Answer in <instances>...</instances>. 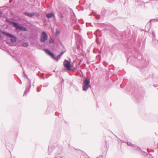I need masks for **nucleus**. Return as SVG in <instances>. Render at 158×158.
Wrapping results in <instances>:
<instances>
[{"instance_id":"e433bc0d","label":"nucleus","mask_w":158,"mask_h":158,"mask_svg":"<svg viewBox=\"0 0 158 158\" xmlns=\"http://www.w3.org/2000/svg\"><path fill=\"white\" fill-rule=\"evenodd\" d=\"M152 34L154 35H155V34H154V32L153 31L152 32Z\"/></svg>"},{"instance_id":"5701e85b","label":"nucleus","mask_w":158,"mask_h":158,"mask_svg":"<svg viewBox=\"0 0 158 158\" xmlns=\"http://www.w3.org/2000/svg\"><path fill=\"white\" fill-rule=\"evenodd\" d=\"M151 21H153L154 22H156L158 21V18H155L154 19H152L150 20Z\"/></svg>"},{"instance_id":"c85d7f7f","label":"nucleus","mask_w":158,"mask_h":158,"mask_svg":"<svg viewBox=\"0 0 158 158\" xmlns=\"http://www.w3.org/2000/svg\"><path fill=\"white\" fill-rule=\"evenodd\" d=\"M153 86L154 87L157 88V89H158V84H154L153 85Z\"/></svg>"},{"instance_id":"4c0bfd02","label":"nucleus","mask_w":158,"mask_h":158,"mask_svg":"<svg viewBox=\"0 0 158 158\" xmlns=\"http://www.w3.org/2000/svg\"><path fill=\"white\" fill-rule=\"evenodd\" d=\"M64 81V80L62 79V81L63 82Z\"/></svg>"},{"instance_id":"de8ad7c7","label":"nucleus","mask_w":158,"mask_h":158,"mask_svg":"<svg viewBox=\"0 0 158 158\" xmlns=\"http://www.w3.org/2000/svg\"><path fill=\"white\" fill-rule=\"evenodd\" d=\"M97 158H98V157H97Z\"/></svg>"},{"instance_id":"c9c22d12","label":"nucleus","mask_w":158,"mask_h":158,"mask_svg":"<svg viewBox=\"0 0 158 158\" xmlns=\"http://www.w3.org/2000/svg\"><path fill=\"white\" fill-rule=\"evenodd\" d=\"M148 156L150 155V156H152V155L151 154H150V153H149V154H148Z\"/></svg>"},{"instance_id":"79ce46f5","label":"nucleus","mask_w":158,"mask_h":158,"mask_svg":"<svg viewBox=\"0 0 158 158\" xmlns=\"http://www.w3.org/2000/svg\"><path fill=\"white\" fill-rule=\"evenodd\" d=\"M38 73H37V75H38Z\"/></svg>"},{"instance_id":"f8f14e48","label":"nucleus","mask_w":158,"mask_h":158,"mask_svg":"<svg viewBox=\"0 0 158 158\" xmlns=\"http://www.w3.org/2000/svg\"><path fill=\"white\" fill-rule=\"evenodd\" d=\"M48 38V36L46 33L44 31H43L40 36V41L45 42Z\"/></svg>"},{"instance_id":"9d476101","label":"nucleus","mask_w":158,"mask_h":158,"mask_svg":"<svg viewBox=\"0 0 158 158\" xmlns=\"http://www.w3.org/2000/svg\"><path fill=\"white\" fill-rule=\"evenodd\" d=\"M23 15L30 18H31L34 15L37 18H38L40 15V14L36 12H24L23 13Z\"/></svg>"},{"instance_id":"c03bdc74","label":"nucleus","mask_w":158,"mask_h":158,"mask_svg":"<svg viewBox=\"0 0 158 158\" xmlns=\"http://www.w3.org/2000/svg\"><path fill=\"white\" fill-rule=\"evenodd\" d=\"M149 157L151 158V157H150V156H149Z\"/></svg>"},{"instance_id":"423d86ee","label":"nucleus","mask_w":158,"mask_h":158,"mask_svg":"<svg viewBox=\"0 0 158 158\" xmlns=\"http://www.w3.org/2000/svg\"><path fill=\"white\" fill-rule=\"evenodd\" d=\"M2 32L6 36L10 38V40L12 43H14L16 42L17 39L15 36L7 32Z\"/></svg>"},{"instance_id":"49530a36","label":"nucleus","mask_w":158,"mask_h":158,"mask_svg":"<svg viewBox=\"0 0 158 158\" xmlns=\"http://www.w3.org/2000/svg\"><path fill=\"white\" fill-rule=\"evenodd\" d=\"M149 157L151 158V157H150V156H149Z\"/></svg>"},{"instance_id":"6e6552de","label":"nucleus","mask_w":158,"mask_h":158,"mask_svg":"<svg viewBox=\"0 0 158 158\" xmlns=\"http://www.w3.org/2000/svg\"><path fill=\"white\" fill-rule=\"evenodd\" d=\"M15 23V25H13V27L15 28L16 29L23 31H27V29L26 27L21 25L18 23L16 22Z\"/></svg>"},{"instance_id":"f257e3e1","label":"nucleus","mask_w":158,"mask_h":158,"mask_svg":"<svg viewBox=\"0 0 158 158\" xmlns=\"http://www.w3.org/2000/svg\"><path fill=\"white\" fill-rule=\"evenodd\" d=\"M127 57V61L133 63V61L131 57H133L135 59L134 64L137 68L139 69L143 75L146 76L149 75V73L147 71V66L149 64V61L144 60L143 58L142 54L139 52L138 49H135L134 50L129 49L128 53L126 55Z\"/></svg>"},{"instance_id":"7c9ffc66","label":"nucleus","mask_w":158,"mask_h":158,"mask_svg":"<svg viewBox=\"0 0 158 158\" xmlns=\"http://www.w3.org/2000/svg\"><path fill=\"white\" fill-rule=\"evenodd\" d=\"M37 91L38 92H39L40 91V89H39L38 88H37Z\"/></svg>"},{"instance_id":"c756f323","label":"nucleus","mask_w":158,"mask_h":158,"mask_svg":"<svg viewBox=\"0 0 158 158\" xmlns=\"http://www.w3.org/2000/svg\"><path fill=\"white\" fill-rule=\"evenodd\" d=\"M64 17V16L63 15L61 14L60 16V18L63 19Z\"/></svg>"},{"instance_id":"a878e982","label":"nucleus","mask_w":158,"mask_h":158,"mask_svg":"<svg viewBox=\"0 0 158 158\" xmlns=\"http://www.w3.org/2000/svg\"><path fill=\"white\" fill-rule=\"evenodd\" d=\"M153 80L155 82H158V77L156 78H154Z\"/></svg>"},{"instance_id":"bb28decb","label":"nucleus","mask_w":158,"mask_h":158,"mask_svg":"<svg viewBox=\"0 0 158 158\" xmlns=\"http://www.w3.org/2000/svg\"><path fill=\"white\" fill-rule=\"evenodd\" d=\"M48 83H45L43 84V86L44 87H47L48 85Z\"/></svg>"},{"instance_id":"f03ea898","label":"nucleus","mask_w":158,"mask_h":158,"mask_svg":"<svg viewBox=\"0 0 158 158\" xmlns=\"http://www.w3.org/2000/svg\"><path fill=\"white\" fill-rule=\"evenodd\" d=\"M44 51L48 55L57 62L60 58L61 56L64 52V51H62L60 54H59L57 56H56L55 54L52 52H51L49 49H44Z\"/></svg>"},{"instance_id":"72a5a7b5","label":"nucleus","mask_w":158,"mask_h":158,"mask_svg":"<svg viewBox=\"0 0 158 158\" xmlns=\"http://www.w3.org/2000/svg\"><path fill=\"white\" fill-rule=\"evenodd\" d=\"M154 1H155L156 2H158V0H153Z\"/></svg>"},{"instance_id":"2f4dec72","label":"nucleus","mask_w":158,"mask_h":158,"mask_svg":"<svg viewBox=\"0 0 158 158\" xmlns=\"http://www.w3.org/2000/svg\"><path fill=\"white\" fill-rule=\"evenodd\" d=\"M3 39V38L2 37L1 35L0 34V40H2Z\"/></svg>"},{"instance_id":"a211bd4d","label":"nucleus","mask_w":158,"mask_h":158,"mask_svg":"<svg viewBox=\"0 0 158 158\" xmlns=\"http://www.w3.org/2000/svg\"><path fill=\"white\" fill-rule=\"evenodd\" d=\"M5 21L6 22L9 23L10 24H13V25H15V23L16 22L10 20L9 19L7 18H6Z\"/></svg>"},{"instance_id":"1a4fd4ad","label":"nucleus","mask_w":158,"mask_h":158,"mask_svg":"<svg viewBox=\"0 0 158 158\" xmlns=\"http://www.w3.org/2000/svg\"><path fill=\"white\" fill-rule=\"evenodd\" d=\"M102 26L105 27V30H108L111 32H114V30L115 29V27L109 24L103 23Z\"/></svg>"},{"instance_id":"dca6fc26","label":"nucleus","mask_w":158,"mask_h":158,"mask_svg":"<svg viewBox=\"0 0 158 158\" xmlns=\"http://www.w3.org/2000/svg\"><path fill=\"white\" fill-rule=\"evenodd\" d=\"M46 17L48 19L53 17H55V14L53 12H50L46 14Z\"/></svg>"},{"instance_id":"f3484780","label":"nucleus","mask_w":158,"mask_h":158,"mask_svg":"<svg viewBox=\"0 0 158 158\" xmlns=\"http://www.w3.org/2000/svg\"><path fill=\"white\" fill-rule=\"evenodd\" d=\"M101 31L98 29L94 33V34L95 35L96 37H97L98 35H99V37H101L102 35L100 34Z\"/></svg>"},{"instance_id":"aec40b11","label":"nucleus","mask_w":158,"mask_h":158,"mask_svg":"<svg viewBox=\"0 0 158 158\" xmlns=\"http://www.w3.org/2000/svg\"><path fill=\"white\" fill-rule=\"evenodd\" d=\"M28 46V43L27 42H24L22 44V46L24 47H27Z\"/></svg>"},{"instance_id":"412c9836","label":"nucleus","mask_w":158,"mask_h":158,"mask_svg":"<svg viewBox=\"0 0 158 158\" xmlns=\"http://www.w3.org/2000/svg\"><path fill=\"white\" fill-rule=\"evenodd\" d=\"M54 41L52 38L49 39V44H53L54 43Z\"/></svg>"},{"instance_id":"4be33fe9","label":"nucleus","mask_w":158,"mask_h":158,"mask_svg":"<svg viewBox=\"0 0 158 158\" xmlns=\"http://www.w3.org/2000/svg\"><path fill=\"white\" fill-rule=\"evenodd\" d=\"M140 153H142V152H143V154L144 155H147V156H148V154L146 153V152H143V151L142 150H141L140 149V150L139 151Z\"/></svg>"},{"instance_id":"20e7f679","label":"nucleus","mask_w":158,"mask_h":158,"mask_svg":"<svg viewBox=\"0 0 158 158\" xmlns=\"http://www.w3.org/2000/svg\"><path fill=\"white\" fill-rule=\"evenodd\" d=\"M23 74L24 77L26 78L28 80V81H27L26 84V89L24 91V94H23V95H25L29 92L30 88L31 87V82L30 79L28 78L27 75L25 73L24 71H23Z\"/></svg>"},{"instance_id":"2eb2a0df","label":"nucleus","mask_w":158,"mask_h":158,"mask_svg":"<svg viewBox=\"0 0 158 158\" xmlns=\"http://www.w3.org/2000/svg\"><path fill=\"white\" fill-rule=\"evenodd\" d=\"M60 153L56 155L54 158H65L64 156L63 155L62 153H61L62 148H60Z\"/></svg>"},{"instance_id":"ddd939ff","label":"nucleus","mask_w":158,"mask_h":158,"mask_svg":"<svg viewBox=\"0 0 158 158\" xmlns=\"http://www.w3.org/2000/svg\"><path fill=\"white\" fill-rule=\"evenodd\" d=\"M55 92L60 94L61 91L62 86L60 84H58L54 87Z\"/></svg>"},{"instance_id":"39448f33","label":"nucleus","mask_w":158,"mask_h":158,"mask_svg":"<svg viewBox=\"0 0 158 158\" xmlns=\"http://www.w3.org/2000/svg\"><path fill=\"white\" fill-rule=\"evenodd\" d=\"M143 95L139 93L135 94L134 95L133 100L136 102H139L143 99Z\"/></svg>"},{"instance_id":"a18cd8bd","label":"nucleus","mask_w":158,"mask_h":158,"mask_svg":"<svg viewBox=\"0 0 158 158\" xmlns=\"http://www.w3.org/2000/svg\"><path fill=\"white\" fill-rule=\"evenodd\" d=\"M149 157L151 158V157H150V156H149Z\"/></svg>"},{"instance_id":"58836bf2","label":"nucleus","mask_w":158,"mask_h":158,"mask_svg":"<svg viewBox=\"0 0 158 158\" xmlns=\"http://www.w3.org/2000/svg\"><path fill=\"white\" fill-rule=\"evenodd\" d=\"M79 48H80L79 46H78L77 47V48L78 49Z\"/></svg>"},{"instance_id":"f704fd0d","label":"nucleus","mask_w":158,"mask_h":158,"mask_svg":"<svg viewBox=\"0 0 158 158\" xmlns=\"http://www.w3.org/2000/svg\"><path fill=\"white\" fill-rule=\"evenodd\" d=\"M2 14V12L0 10V15H1Z\"/></svg>"},{"instance_id":"6ab92c4d","label":"nucleus","mask_w":158,"mask_h":158,"mask_svg":"<svg viewBox=\"0 0 158 158\" xmlns=\"http://www.w3.org/2000/svg\"><path fill=\"white\" fill-rule=\"evenodd\" d=\"M111 11H112V12H111V15L112 14H113L115 16H117V15L118 12L116 10H114L113 11L111 10Z\"/></svg>"},{"instance_id":"7ed1b4c3","label":"nucleus","mask_w":158,"mask_h":158,"mask_svg":"<svg viewBox=\"0 0 158 158\" xmlns=\"http://www.w3.org/2000/svg\"><path fill=\"white\" fill-rule=\"evenodd\" d=\"M90 80L85 77L83 78V81L82 90L84 91H86L89 88L90 85Z\"/></svg>"},{"instance_id":"cd10ccee","label":"nucleus","mask_w":158,"mask_h":158,"mask_svg":"<svg viewBox=\"0 0 158 158\" xmlns=\"http://www.w3.org/2000/svg\"><path fill=\"white\" fill-rule=\"evenodd\" d=\"M60 31L59 30H56V35H57L58 34H60Z\"/></svg>"},{"instance_id":"b1692460","label":"nucleus","mask_w":158,"mask_h":158,"mask_svg":"<svg viewBox=\"0 0 158 158\" xmlns=\"http://www.w3.org/2000/svg\"><path fill=\"white\" fill-rule=\"evenodd\" d=\"M94 15L95 16V18L97 19H98L100 18V16L99 15L95 14Z\"/></svg>"},{"instance_id":"473e14b6","label":"nucleus","mask_w":158,"mask_h":158,"mask_svg":"<svg viewBox=\"0 0 158 158\" xmlns=\"http://www.w3.org/2000/svg\"><path fill=\"white\" fill-rule=\"evenodd\" d=\"M40 77L44 79H45V78L44 77L43 75L41 77Z\"/></svg>"},{"instance_id":"0eeeda50","label":"nucleus","mask_w":158,"mask_h":158,"mask_svg":"<svg viewBox=\"0 0 158 158\" xmlns=\"http://www.w3.org/2000/svg\"><path fill=\"white\" fill-rule=\"evenodd\" d=\"M64 66L68 70H71L73 66V64L72 65L70 64V61H69L68 60L65 59L63 62Z\"/></svg>"},{"instance_id":"ea45409f","label":"nucleus","mask_w":158,"mask_h":158,"mask_svg":"<svg viewBox=\"0 0 158 158\" xmlns=\"http://www.w3.org/2000/svg\"><path fill=\"white\" fill-rule=\"evenodd\" d=\"M21 83H22V82H21V81H20V84H21Z\"/></svg>"},{"instance_id":"37998d69","label":"nucleus","mask_w":158,"mask_h":158,"mask_svg":"<svg viewBox=\"0 0 158 158\" xmlns=\"http://www.w3.org/2000/svg\"><path fill=\"white\" fill-rule=\"evenodd\" d=\"M38 73H37V75H38Z\"/></svg>"},{"instance_id":"4468645a","label":"nucleus","mask_w":158,"mask_h":158,"mask_svg":"<svg viewBox=\"0 0 158 158\" xmlns=\"http://www.w3.org/2000/svg\"><path fill=\"white\" fill-rule=\"evenodd\" d=\"M127 144L129 146L133 147L137 150L139 151L140 150V147L137 146L134 144H132L131 142H127Z\"/></svg>"},{"instance_id":"9b49d317","label":"nucleus","mask_w":158,"mask_h":158,"mask_svg":"<svg viewBox=\"0 0 158 158\" xmlns=\"http://www.w3.org/2000/svg\"><path fill=\"white\" fill-rule=\"evenodd\" d=\"M111 12L112 11L110 9H106L104 8H103L101 10V13L103 16L105 15H111Z\"/></svg>"},{"instance_id":"a19ab883","label":"nucleus","mask_w":158,"mask_h":158,"mask_svg":"<svg viewBox=\"0 0 158 158\" xmlns=\"http://www.w3.org/2000/svg\"><path fill=\"white\" fill-rule=\"evenodd\" d=\"M78 27H80V26H79V25H78Z\"/></svg>"},{"instance_id":"393cba45","label":"nucleus","mask_w":158,"mask_h":158,"mask_svg":"<svg viewBox=\"0 0 158 158\" xmlns=\"http://www.w3.org/2000/svg\"><path fill=\"white\" fill-rule=\"evenodd\" d=\"M52 149V148H51V147L49 146L48 148V154H49V153L50 154L51 153Z\"/></svg>"}]
</instances>
